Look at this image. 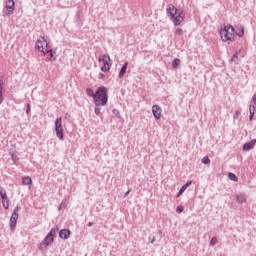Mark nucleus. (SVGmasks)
<instances>
[{"mask_svg": "<svg viewBox=\"0 0 256 256\" xmlns=\"http://www.w3.org/2000/svg\"><path fill=\"white\" fill-rule=\"evenodd\" d=\"M166 13L168 17H170V21H172L175 27H179L183 21H185V12L183 9H179L175 7L173 4H168L166 8Z\"/></svg>", "mask_w": 256, "mask_h": 256, "instance_id": "f257e3e1", "label": "nucleus"}, {"mask_svg": "<svg viewBox=\"0 0 256 256\" xmlns=\"http://www.w3.org/2000/svg\"><path fill=\"white\" fill-rule=\"evenodd\" d=\"M94 104L96 107H105L109 101V94L107 91V87L100 86L96 89L94 95Z\"/></svg>", "mask_w": 256, "mask_h": 256, "instance_id": "f03ea898", "label": "nucleus"}, {"mask_svg": "<svg viewBox=\"0 0 256 256\" xmlns=\"http://www.w3.org/2000/svg\"><path fill=\"white\" fill-rule=\"evenodd\" d=\"M220 37L222 41H235V27L233 25L224 26L220 30Z\"/></svg>", "mask_w": 256, "mask_h": 256, "instance_id": "7ed1b4c3", "label": "nucleus"}, {"mask_svg": "<svg viewBox=\"0 0 256 256\" xmlns=\"http://www.w3.org/2000/svg\"><path fill=\"white\" fill-rule=\"evenodd\" d=\"M57 231L59 229L57 228H52L49 233L46 235V237L43 239V241L40 243L39 249L40 251H43V249H47L53 241H55V235H57Z\"/></svg>", "mask_w": 256, "mask_h": 256, "instance_id": "20e7f679", "label": "nucleus"}, {"mask_svg": "<svg viewBox=\"0 0 256 256\" xmlns=\"http://www.w3.org/2000/svg\"><path fill=\"white\" fill-rule=\"evenodd\" d=\"M99 63H103V66L101 67V71H103L104 73H107V71H109L111 69V63H109V61H111V57L109 56V54H104L103 56H100L98 58Z\"/></svg>", "mask_w": 256, "mask_h": 256, "instance_id": "39448f33", "label": "nucleus"}, {"mask_svg": "<svg viewBox=\"0 0 256 256\" xmlns=\"http://www.w3.org/2000/svg\"><path fill=\"white\" fill-rule=\"evenodd\" d=\"M55 132L56 136L60 141H63L64 139V134H63V124H62V118L59 117L55 120Z\"/></svg>", "mask_w": 256, "mask_h": 256, "instance_id": "423d86ee", "label": "nucleus"}, {"mask_svg": "<svg viewBox=\"0 0 256 256\" xmlns=\"http://www.w3.org/2000/svg\"><path fill=\"white\" fill-rule=\"evenodd\" d=\"M5 9L6 11H3L4 15H13V11H15V1L8 0L6 2Z\"/></svg>", "mask_w": 256, "mask_h": 256, "instance_id": "0eeeda50", "label": "nucleus"}, {"mask_svg": "<svg viewBox=\"0 0 256 256\" xmlns=\"http://www.w3.org/2000/svg\"><path fill=\"white\" fill-rule=\"evenodd\" d=\"M152 113L154 115V119L159 121V119H161V113H163V110L161 109V107L159 105H153Z\"/></svg>", "mask_w": 256, "mask_h": 256, "instance_id": "6e6552de", "label": "nucleus"}, {"mask_svg": "<svg viewBox=\"0 0 256 256\" xmlns=\"http://www.w3.org/2000/svg\"><path fill=\"white\" fill-rule=\"evenodd\" d=\"M17 219H19L18 213H12L10 217V230L15 231V228L17 227Z\"/></svg>", "mask_w": 256, "mask_h": 256, "instance_id": "1a4fd4ad", "label": "nucleus"}, {"mask_svg": "<svg viewBox=\"0 0 256 256\" xmlns=\"http://www.w3.org/2000/svg\"><path fill=\"white\" fill-rule=\"evenodd\" d=\"M40 38L41 39H38L35 43V49L39 52L45 48L46 43L45 36H41Z\"/></svg>", "mask_w": 256, "mask_h": 256, "instance_id": "9d476101", "label": "nucleus"}, {"mask_svg": "<svg viewBox=\"0 0 256 256\" xmlns=\"http://www.w3.org/2000/svg\"><path fill=\"white\" fill-rule=\"evenodd\" d=\"M255 144H256V139H253L249 142H246L244 145H243V151H251V149H254L255 148Z\"/></svg>", "mask_w": 256, "mask_h": 256, "instance_id": "9b49d317", "label": "nucleus"}, {"mask_svg": "<svg viewBox=\"0 0 256 256\" xmlns=\"http://www.w3.org/2000/svg\"><path fill=\"white\" fill-rule=\"evenodd\" d=\"M60 239H69L71 237V230L69 229H62L59 232Z\"/></svg>", "mask_w": 256, "mask_h": 256, "instance_id": "f8f14e48", "label": "nucleus"}, {"mask_svg": "<svg viewBox=\"0 0 256 256\" xmlns=\"http://www.w3.org/2000/svg\"><path fill=\"white\" fill-rule=\"evenodd\" d=\"M127 67H129V62H125L121 67L120 72L118 74L119 79H123V77H125V73H127Z\"/></svg>", "mask_w": 256, "mask_h": 256, "instance_id": "ddd939ff", "label": "nucleus"}, {"mask_svg": "<svg viewBox=\"0 0 256 256\" xmlns=\"http://www.w3.org/2000/svg\"><path fill=\"white\" fill-rule=\"evenodd\" d=\"M234 29V34H236L238 37H243L245 35V28H243V26L238 25Z\"/></svg>", "mask_w": 256, "mask_h": 256, "instance_id": "4468645a", "label": "nucleus"}, {"mask_svg": "<svg viewBox=\"0 0 256 256\" xmlns=\"http://www.w3.org/2000/svg\"><path fill=\"white\" fill-rule=\"evenodd\" d=\"M49 54H50V57H49V61H51V63H53V61H57V50H54V49H50L49 50Z\"/></svg>", "mask_w": 256, "mask_h": 256, "instance_id": "2eb2a0df", "label": "nucleus"}, {"mask_svg": "<svg viewBox=\"0 0 256 256\" xmlns=\"http://www.w3.org/2000/svg\"><path fill=\"white\" fill-rule=\"evenodd\" d=\"M249 113H250L249 120L253 121V117H255V104H250Z\"/></svg>", "mask_w": 256, "mask_h": 256, "instance_id": "dca6fc26", "label": "nucleus"}, {"mask_svg": "<svg viewBox=\"0 0 256 256\" xmlns=\"http://www.w3.org/2000/svg\"><path fill=\"white\" fill-rule=\"evenodd\" d=\"M0 197L2 199V201H7V191L5 190V188L0 186Z\"/></svg>", "mask_w": 256, "mask_h": 256, "instance_id": "f3484780", "label": "nucleus"}, {"mask_svg": "<svg viewBox=\"0 0 256 256\" xmlns=\"http://www.w3.org/2000/svg\"><path fill=\"white\" fill-rule=\"evenodd\" d=\"M237 203H245L247 201V198L245 197V194H238L236 196Z\"/></svg>", "mask_w": 256, "mask_h": 256, "instance_id": "a211bd4d", "label": "nucleus"}, {"mask_svg": "<svg viewBox=\"0 0 256 256\" xmlns=\"http://www.w3.org/2000/svg\"><path fill=\"white\" fill-rule=\"evenodd\" d=\"M3 85H4V82H3V78L0 77V105L1 103H3Z\"/></svg>", "mask_w": 256, "mask_h": 256, "instance_id": "6ab92c4d", "label": "nucleus"}, {"mask_svg": "<svg viewBox=\"0 0 256 256\" xmlns=\"http://www.w3.org/2000/svg\"><path fill=\"white\" fill-rule=\"evenodd\" d=\"M32 183H33V180L31 179V177L26 176L22 178V184L31 185Z\"/></svg>", "mask_w": 256, "mask_h": 256, "instance_id": "aec40b11", "label": "nucleus"}, {"mask_svg": "<svg viewBox=\"0 0 256 256\" xmlns=\"http://www.w3.org/2000/svg\"><path fill=\"white\" fill-rule=\"evenodd\" d=\"M228 178L230 179V181H234V182L239 181V178L233 172L228 173Z\"/></svg>", "mask_w": 256, "mask_h": 256, "instance_id": "412c9836", "label": "nucleus"}, {"mask_svg": "<svg viewBox=\"0 0 256 256\" xmlns=\"http://www.w3.org/2000/svg\"><path fill=\"white\" fill-rule=\"evenodd\" d=\"M180 64H181V60L179 58H175L172 62L173 69H177V67H179Z\"/></svg>", "mask_w": 256, "mask_h": 256, "instance_id": "4be33fe9", "label": "nucleus"}, {"mask_svg": "<svg viewBox=\"0 0 256 256\" xmlns=\"http://www.w3.org/2000/svg\"><path fill=\"white\" fill-rule=\"evenodd\" d=\"M10 155H11V159H12L13 163H18L19 162V157L16 155L15 152L10 151Z\"/></svg>", "mask_w": 256, "mask_h": 256, "instance_id": "5701e85b", "label": "nucleus"}, {"mask_svg": "<svg viewBox=\"0 0 256 256\" xmlns=\"http://www.w3.org/2000/svg\"><path fill=\"white\" fill-rule=\"evenodd\" d=\"M86 94L88 95V97H93V99H95V92L93 91V89L87 88Z\"/></svg>", "mask_w": 256, "mask_h": 256, "instance_id": "b1692460", "label": "nucleus"}, {"mask_svg": "<svg viewBox=\"0 0 256 256\" xmlns=\"http://www.w3.org/2000/svg\"><path fill=\"white\" fill-rule=\"evenodd\" d=\"M202 163H203L204 165H209V164L211 163V159H209V156H204V157L202 158Z\"/></svg>", "mask_w": 256, "mask_h": 256, "instance_id": "393cba45", "label": "nucleus"}, {"mask_svg": "<svg viewBox=\"0 0 256 256\" xmlns=\"http://www.w3.org/2000/svg\"><path fill=\"white\" fill-rule=\"evenodd\" d=\"M217 243H218L217 237H212L210 240V245L212 247H215V245H217Z\"/></svg>", "mask_w": 256, "mask_h": 256, "instance_id": "a878e982", "label": "nucleus"}, {"mask_svg": "<svg viewBox=\"0 0 256 256\" xmlns=\"http://www.w3.org/2000/svg\"><path fill=\"white\" fill-rule=\"evenodd\" d=\"M185 191H187L186 186H182L180 188V190L178 191L177 197H179L180 195H183V193H185Z\"/></svg>", "mask_w": 256, "mask_h": 256, "instance_id": "bb28decb", "label": "nucleus"}, {"mask_svg": "<svg viewBox=\"0 0 256 256\" xmlns=\"http://www.w3.org/2000/svg\"><path fill=\"white\" fill-rule=\"evenodd\" d=\"M2 205H3L4 209H9V197L5 201L2 200Z\"/></svg>", "mask_w": 256, "mask_h": 256, "instance_id": "cd10ccee", "label": "nucleus"}, {"mask_svg": "<svg viewBox=\"0 0 256 256\" xmlns=\"http://www.w3.org/2000/svg\"><path fill=\"white\" fill-rule=\"evenodd\" d=\"M174 35H178V36H181L183 35V29L181 28H177L174 32Z\"/></svg>", "mask_w": 256, "mask_h": 256, "instance_id": "c85d7f7f", "label": "nucleus"}, {"mask_svg": "<svg viewBox=\"0 0 256 256\" xmlns=\"http://www.w3.org/2000/svg\"><path fill=\"white\" fill-rule=\"evenodd\" d=\"M94 113H95V115H101V108H99V106L95 105Z\"/></svg>", "mask_w": 256, "mask_h": 256, "instance_id": "c756f323", "label": "nucleus"}, {"mask_svg": "<svg viewBox=\"0 0 256 256\" xmlns=\"http://www.w3.org/2000/svg\"><path fill=\"white\" fill-rule=\"evenodd\" d=\"M239 58V52H236L233 54L232 58H231V61H237V59Z\"/></svg>", "mask_w": 256, "mask_h": 256, "instance_id": "7c9ffc66", "label": "nucleus"}, {"mask_svg": "<svg viewBox=\"0 0 256 256\" xmlns=\"http://www.w3.org/2000/svg\"><path fill=\"white\" fill-rule=\"evenodd\" d=\"M112 113H113V115H115V117H118V119H119V117H121V114L119 113V110H117V109H113Z\"/></svg>", "mask_w": 256, "mask_h": 256, "instance_id": "2f4dec72", "label": "nucleus"}, {"mask_svg": "<svg viewBox=\"0 0 256 256\" xmlns=\"http://www.w3.org/2000/svg\"><path fill=\"white\" fill-rule=\"evenodd\" d=\"M51 48H44L43 50L40 51V53H43V55H47V53H51V51H49Z\"/></svg>", "mask_w": 256, "mask_h": 256, "instance_id": "473e14b6", "label": "nucleus"}, {"mask_svg": "<svg viewBox=\"0 0 256 256\" xmlns=\"http://www.w3.org/2000/svg\"><path fill=\"white\" fill-rule=\"evenodd\" d=\"M183 210H184V208H183L182 205H179V206H177V208H176V212H178V213H183Z\"/></svg>", "mask_w": 256, "mask_h": 256, "instance_id": "72a5a7b5", "label": "nucleus"}, {"mask_svg": "<svg viewBox=\"0 0 256 256\" xmlns=\"http://www.w3.org/2000/svg\"><path fill=\"white\" fill-rule=\"evenodd\" d=\"M250 105H256V94L252 96V100L250 102Z\"/></svg>", "mask_w": 256, "mask_h": 256, "instance_id": "f704fd0d", "label": "nucleus"}, {"mask_svg": "<svg viewBox=\"0 0 256 256\" xmlns=\"http://www.w3.org/2000/svg\"><path fill=\"white\" fill-rule=\"evenodd\" d=\"M239 115H241V112H239L238 110L235 112V114L233 115V119H239Z\"/></svg>", "mask_w": 256, "mask_h": 256, "instance_id": "c9c22d12", "label": "nucleus"}, {"mask_svg": "<svg viewBox=\"0 0 256 256\" xmlns=\"http://www.w3.org/2000/svg\"><path fill=\"white\" fill-rule=\"evenodd\" d=\"M192 184H193V181L189 180L183 186L186 187V189H187V187H190V185H192Z\"/></svg>", "mask_w": 256, "mask_h": 256, "instance_id": "e433bc0d", "label": "nucleus"}, {"mask_svg": "<svg viewBox=\"0 0 256 256\" xmlns=\"http://www.w3.org/2000/svg\"><path fill=\"white\" fill-rule=\"evenodd\" d=\"M26 113H27V115H29L31 113V105L30 104H27Z\"/></svg>", "mask_w": 256, "mask_h": 256, "instance_id": "4c0bfd02", "label": "nucleus"}, {"mask_svg": "<svg viewBox=\"0 0 256 256\" xmlns=\"http://www.w3.org/2000/svg\"><path fill=\"white\" fill-rule=\"evenodd\" d=\"M149 241H150V243H155V236H153L152 238L151 237H149Z\"/></svg>", "mask_w": 256, "mask_h": 256, "instance_id": "58836bf2", "label": "nucleus"}, {"mask_svg": "<svg viewBox=\"0 0 256 256\" xmlns=\"http://www.w3.org/2000/svg\"><path fill=\"white\" fill-rule=\"evenodd\" d=\"M18 212H19V206H16V207L14 208L13 213H18Z\"/></svg>", "mask_w": 256, "mask_h": 256, "instance_id": "ea45409f", "label": "nucleus"}, {"mask_svg": "<svg viewBox=\"0 0 256 256\" xmlns=\"http://www.w3.org/2000/svg\"><path fill=\"white\" fill-rule=\"evenodd\" d=\"M129 193H131V189H129L128 191L125 192L124 197H127V195H129Z\"/></svg>", "mask_w": 256, "mask_h": 256, "instance_id": "a19ab883", "label": "nucleus"}, {"mask_svg": "<svg viewBox=\"0 0 256 256\" xmlns=\"http://www.w3.org/2000/svg\"><path fill=\"white\" fill-rule=\"evenodd\" d=\"M158 235H159V237L161 238V237H163V231H158Z\"/></svg>", "mask_w": 256, "mask_h": 256, "instance_id": "79ce46f5", "label": "nucleus"}, {"mask_svg": "<svg viewBox=\"0 0 256 256\" xmlns=\"http://www.w3.org/2000/svg\"><path fill=\"white\" fill-rule=\"evenodd\" d=\"M44 45H45L46 49H49V43L48 42H44Z\"/></svg>", "mask_w": 256, "mask_h": 256, "instance_id": "37998d69", "label": "nucleus"}, {"mask_svg": "<svg viewBox=\"0 0 256 256\" xmlns=\"http://www.w3.org/2000/svg\"><path fill=\"white\" fill-rule=\"evenodd\" d=\"M103 77H105V75L103 73L99 74V79H103Z\"/></svg>", "mask_w": 256, "mask_h": 256, "instance_id": "c03bdc74", "label": "nucleus"}, {"mask_svg": "<svg viewBox=\"0 0 256 256\" xmlns=\"http://www.w3.org/2000/svg\"><path fill=\"white\" fill-rule=\"evenodd\" d=\"M87 226L88 227H93V222H88Z\"/></svg>", "mask_w": 256, "mask_h": 256, "instance_id": "a18cd8bd", "label": "nucleus"}, {"mask_svg": "<svg viewBox=\"0 0 256 256\" xmlns=\"http://www.w3.org/2000/svg\"><path fill=\"white\" fill-rule=\"evenodd\" d=\"M61 207H63V204L60 205L59 210H61Z\"/></svg>", "mask_w": 256, "mask_h": 256, "instance_id": "49530a36", "label": "nucleus"}]
</instances>
